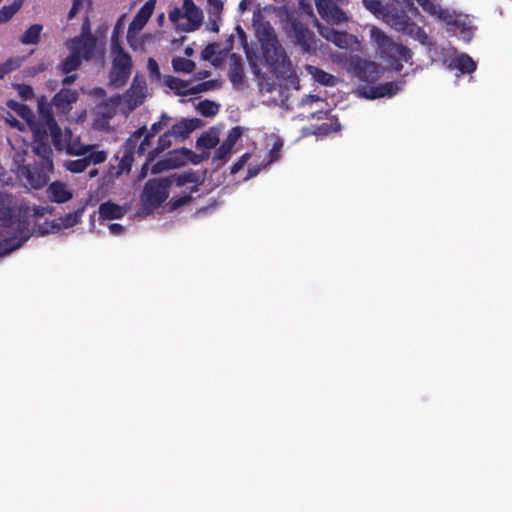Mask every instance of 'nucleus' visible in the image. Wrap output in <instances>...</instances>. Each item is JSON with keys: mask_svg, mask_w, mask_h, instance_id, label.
I'll list each match as a JSON object with an SVG mask.
<instances>
[{"mask_svg": "<svg viewBox=\"0 0 512 512\" xmlns=\"http://www.w3.org/2000/svg\"><path fill=\"white\" fill-rule=\"evenodd\" d=\"M30 207L13 194H0V245L2 253L18 249L30 237Z\"/></svg>", "mask_w": 512, "mask_h": 512, "instance_id": "obj_1", "label": "nucleus"}, {"mask_svg": "<svg viewBox=\"0 0 512 512\" xmlns=\"http://www.w3.org/2000/svg\"><path fill=\"white\" fill-rule=\"evenodd\" d=\"M153 138L147 133L145 125L135 130L115 155L114 159L118 161V164H109L108 170L103 177L104 182L109 183L119 178L122 174H128L131 171L134 156H143L151 146Z\"/></svg>", "mask_w": 512, "mask_h": 512, "instance_id": "obj_2", "label": "nucleus"}, {"mask_svg": "<svg viewBox=\"0 0 512 512\" xmlns=\"http://www.w3.org/2000/svg\"><path fill=\"white\" fill-rule=\"evenodd\" d=\"M256 37L266 65L275 73L285 72L290 65V60L274 28L269 23H262L256 30Z\"/></svg>", "mask_w": 512, "mask_h": 512, "instance_id": "obj_3", "label": "nucleus"}, {"mask_svg": "<svg viewBox=\"0 0 512 512\" xmlns=\"http://www.w3.org/2000/svg\"><path fill=\"white\" fill-rule=\"evenodd\" d=\"M371 38L376 43L381 58L387 66L396 72L403 68L402 62H408L412 58L410 49L402 44L395 43L379 28L371 29Z\"/></svg>", "mask_w": 512, "mask_h": 512, "instance_id": "obj_4", "label": "nucleus"}, {"mask_svg": "<svg viewBox=\"0 0 512 512\" xmlns=\"http://www.w3.org/2000/svg\"><path fill=\"white\" fill-rule=\"evenodd\" d=\"M287 37L303 54L313 55L318 49V39L307 24L294 20L291 22Z\"/></svg>", "mask_w": 512, "mask_h": 512, "instance_id": "obj_5", "label": "nucleus"}, {"mask_svg": "<svg viewBox=\"0 0 512 512\" xmlns=\"http://www.w3.org/2000/svg\"><path fill=\"white\" fill-rule=\"evenodd\" d=\"M114 58L110 72V83L117 88L124 86L130 78L132 59L119 44L113 45Z\"/></svg>", "mask_w": 512, "mask_h": 512, "instance_id": "obj_6", "label": "nucleus"}, {"mask_svg": "<svg viewBox=\"0 0 512 512\" xmlns=\"http://www.w3.org/2000/svg\"><path fill=\"white\" fill-rule=\"evenodd\" d=\"M53 167L35 163V165H23L19 168V177L27 189H41L49 181V173Z\"/></svg>", "mask_w": 512, "mask_h": 512, "instance_id": "obj_7", "label": "nucleus"}, {"mask_svg": "<svg viewBox=\"0 0 512 512\" xmlns=\"http://www.w3.org/2000/svg\"><path fill=\"white\" fill-rule=\"evenodd\" d=\"M39 121L32 129H44L50 131V137L56 148H61L62 131L54 119L52 109L44 102L38 104Z\"/></svg>", "mask_w": 512, "mask_h": 512, "instance_id": "obj_8", "label": "nucleus"}, {"mask_svg": "<svg viewBox=\"0 0 512 512\" xmlns=\"http://www.w3.org/2000/svg\"><path fill=\"white\" fill-rule=\"evenodd\" d=\"M34 145L33 150L38 156V164L46 165V167H53L52 161V148L49 144L50 131L44 129H32Z\"/></svg>", "mask_w": 512, "mask_h": 512, "instance_id": "obj_9", "label": "nucleus"}, {"mask_svg": "<svg viewBox=\"0 0 512 512\" xmlns=\"http://www.w3.org/2000/svg\"><path fill=\"white\" fill-rule=\"evenodd\" d=\"M96 204H98V198L94 197L93 194H87V198L78 201V205L74 208V211L58 217L52 221L64 229L73 228L81 222L82 214L84 213L87 206H96Z\"/></svg>", "mask_w": 512, "mask_h": 512, "instance_id": "obj_10", "label": "nucleus"}, {"mask_svg": "<svg viewBox=\"0 0 512 512\" xmlns=\"http://www.w3.org/2000/svg\"><path fill=\"white\" fill-rule=\"evenodd\" d=\"M183 15L186 22L178 23V30L193 32L198 30L203 22V12L193 0H183Z\"/></svg>", "mask_w": 512, "mask_h": 512, "instance_id": "obj_11", "label": "nucleus"}, {"mask_svg": "<svg viewBox=\"0 0 512 512\" xmlns=\"http://www.w3.org/2000/svg\"><path fill=\"white\" fill-rule=\"evenodd\" d=\"M319 15L331 25L348 21L347 14L332 0H315Z\"/></svg>", "mask_w": 512, "mask_h": 512, "instance_id": "obj_12", "label": "nucleus"}, {"mask_svg": "<svg viewBox=\"0 0 512 512\" xmlns=\"http://www.w3.org/2000/svg\"><path fill=\"white\" fill-rule=\"evenodd\" d=\"M354 75L362 82L374 83L382 74L380 65L373 61L358 58L352 63Z\"/></svg>", "mask_w": 512, "mask_h": 512, "instance_id": "obj_13", "label": "nucleus"}, {"mask_svg": "<svg viewBox=\"0 0 512 512\" xmlns=\"http://www.w3.org/2000/svg\"><path fill=\"white\" fill-rule=\"evenodd\" d=\"M319 34L327 41L341 49H349L356 42V38L345 31H336L333 28L320 25Z\"/></svg>", "mask_w": 512, "mask_h": 512, "instance_id": "obj_14", "label": "nucleus"}, {"mask_svg": "<svg viewBox=\"0 0 512 512\" xmlns=\"http://www.w3.org/2000/svg\"><path fill=\"white\" fill-rule=\"evenodd\" d=\"M107 159V153L105 151H90L89 154L76 160L66 161L65 168L72 173L83 172L91 163L101 164Z\"/></svg>", "mask_w": 512, "mask_h": 512, "instance_id": "obj_15", "label": "nucleus"}, {"mask_svg": "<svg viewBox=\"0 0 512 512\" xmlns=\"http://www.w3.org/2000/svg\"><path fill=\"white\" fill-rule=\"evenodd\" d=\"M97 38L94 35L89 36H75L71 39L70 50L78 52V55L85 59L91 60L96 52Z\"/></svg>", "mask_w": 512, "mask_h": 512, "instance_id": "obj_16", "label": "nucleus"}, {"mask_svg": "<svg viewBox=\"0 0 512 512\" xmlns=\"http://www.w3.org/2000/svg\"><path fill=\"white\" fill-rule=\"evenodd\" d=\"M203 125L202 120L198 118H183L178 123L172 125L168 130L175 142H183L188 139L191 133Z\"/></svg>", "mask_w": 512, "mask_h": 512, "instance_id": "obj_17", "label": "nucleus"}, {"mask_svg": "<svg viewBox=\"0 0 512 512\" xmlns=\"http://www.w3.org/2000/svg\"><path fill=\"white\" fill-rule=\"evenodd\" d=\"M243 134V129L240 126H235L229 130L226 139L220 144L215 150L213 160L226 161L232 152V149L236 142Z\"/></svg>", "mask_w": 512, "mask_h": 512, "instance_id": "obj_18", "label": "nucleus"}, {"mask_svg": "<svg viewBox=\"0 0 512 512\" xmlns=\"http://www.w3.org/2000/svg\"><path fill=\"white\" fill-rule=\"evenodd\" d=\"M173 184L177 187L191 185L190 192H197L198 187L204 182V175L201 172L192 169L183 171L181 173L172 174Z\"/></svg>", "mask_w": 512, "mask_h": 512, "instance_id": "obj_19", "label": "nucleus"}, {"mask_svg": "<svg viewBox=\"0 0 512 512\" xmlns=\"http://www.w3.org/2000/svg\"><path fill=\"white\" fill-rule=\"evenodd\" d=\"M128 211L129 207L127 205H117L107 201L98 207V220L102 223L103 221L122 219Z\"/></svg>", "mask_w": 512, "mask_h": 512, "instance_id": "obj_20", "label": "nucleus"}, {"mask_svg": "<svg viewBox=\"0 0 512 512\" xmlns=\"http://www.w3.org/2000/svg\"><path fill=\"white\" fill-rule=\"evenodd\" d=\"M168 197L169 194H142V201H140L137 216L145 217L150 215L155 209L166 202Z\"/></svg>", "mask_w": 512, "mask_h": 512, "instance_id": "obj_21", "label": "nucleus"}, {"mask_svg": "<svg viewBox=\"0 0 512 512\" xmlns=\"http://www.w3.org/2000/svg\"><path fill=\"white\" fill-rule=\"evenodd\" d=\"M406 84L405 80L400 81H391L380 84L378 86L372 87L371 97L372 98H382V97H392L396 95L399 91H401Z\"/></svg>", "mask_w": 512, "mask_h": 512, "instance_id": "obj_22", "label": "nucleus"}, {"mask_svg": "<svg viewBox=\"0 0 512 512\" xmlns=\"http://www.w3.org/2000/svg\"><path fill=\"white\" fill-rule=\"evenodd\" d=\"M229 80L233 86L238 87L243 84L245 73L242 58L236 53H232L230 56V69H229Z\"/></svg>", "mask_w": 512, "mask_h": 512, "instance_id": "obj_23", "label": "nucleus"}, {"mask_svg": "<svg viewBox=\"0 0 512 512\" xmlns=\"http://www.w3.org/2000/svg\"><path fill=\"white\" fill-rule=\"evenodd\" d=\"M163 82L178 96L192 95V92H189L191 87H189V83L185 80L172 75H165L163 77Z\"/></svg>", "mask_w": 512, "mask_h": 512, "instance_id": "obj_24", "label": "nucleus"}, {"mask_svg": "<svg viewBox=\"0 0 512 512\" xmlns=\"http://www.w3.org/2000/svg\"><path fill=\"white\" fill-rule=\"evenodd\" d=\"M385 22L397 31L405 32L410 25L409 17L404 13H393L387 11L384 13Z\"/></svg>", "mask_w": 512, "mask_h": 512, "instance_id": "obj_25", "label": "nucleus"}, {"mask_svg": "<svg viewBox=\"0 0 512 512\" xmlns=\"http://www.w3.org/2000/svg\"><path fill=\"white\" fill-rule=\"evenodd\" d=\"M173 185L172 176L149 179L142 192H167Z\"/></svg>", "mask_w": 512, "mask_h": 512, "instance_id": "obj_26", "label": "nucleus"}, {"mask_svg": "<svg viewBox=\"0 0 512 512\" xmlns=\"http://www.w3.org/2000/svg\"><path fill=\"white\" fill-rule=\"evenodd\" d=\"M306 69L312 78L321 85L332 87L337 84V78L334 75L319 67L309 65Z\"/></svg>", "mask_w": 512, "mask_h": 512, "instance_id": "obj_27", "label": "nucleus"}, {"mask_svg": "<svg viewBox=\"0 0 512 512\" xmlns=\"http://www.w3.org/2000/svg\"><path fill=\"white\" fill-rule=\"evenodd\" d=\"M78 99V93L76 90H72L69 88H62L58 93L53 97V102L56 107L66 108L70 104L76 102Z\"/></svg>", "mask_w": 512, "mask_h": 512, "instance_id": "obj_28", "label": "nucleus"}, {"mask_svg": "<svg viewBox=\"0 0 512 512\" xmlns=\"http://www.w3.org/2000/svg\"><path fill=\"white\" fill-rule=\"evenodd\" d=\"M82 59L78 52L72 51L61 63L57 66V70L61 74H69L79 69L82 64Z\"/></svg>", "mask_w": 512, "mask_h": 512, "instance_id": "obj_29", "label": "nucleus"}, {"mask_svg": "<svg viewBox=\"0 0 512 512\" xmlns=\"http://www.w3.org/2000/svg\"><path fill=\"white\" fill-rule=\"evenodd\" d=\"M172 140L174 139L169 130L160 135L156 147L149 151V160L154 161L159 154L169 149L172 146Z\"/></svg>", "mask_w": 512, "mask_h": 512, "instance_id": "obj_30", "label": "nucleus"}, {"mask_svg": "<svg viewBox=\"0 0 512 512\" xmlns=\"http://www.w3.org/2000/svg\"><path fill=\"white\" fill-rule=\"evenodd\" d=\"M450 67L459 70L463 74H469L476 70L477 65L469 55L463 53L455 58Z\"/></svg>", "mask_w": 512, "mask_h": 512, "instance_id": "obj_31", "label": "nucleus"}, {"mask_svg": "<svg viewBox=\"0 0 512 512\" xmlns=\"http://www.w3.org/2000/svg\"><path fill=\"white\" fill-rule=\"evenodd\" d=\"M43 26L32 24L20 37L19 41L24 45H36L40 41Z\"/></svg>", "mask_w": 512, "mask_h": 512, "instance_id": "obj_32", "label": "nucleus"}, {"mask_svg": "<svg viewBox=\"0 0 512 512\" xmlns=\"http://www.w3.org/2000/svg\"><path fill=\"white\" fill-rule=\"evenodd\" d=\"M165 158L171 169L184 166L187 163L185 147L169 151Z\"/></svg>", "mask_w": 512, "mask_h": 512, "instance_id": "obj_33", "label": "nucleus"}, {"mask_svg": "<svg viewBox=\"0 0 512 512\" xmlns=\"http://www.w3.org/2000/svg\"><path fill=\"white\" fill-rule=\"evenodd\" d=\"M24 0H14L0 9V24L8 22L23 6Z\"/></svg>", "mask_w": 512, "mask_h": 512, "instance_id": "obj_34", "label": "nucleus"}, {"mask_svg": "<svg viewBox=\"0 0 512 512\" xmlns=\"http://www.w3.org/2000/svg\"><path fill=\"white\" fill-rule=\"evenodd\" d=\"M219 143V137L216 133L211 131L203 132L196 140L198 148L212 149Z\"/></svg>", "mask_w": 512, "mask_h": 512, "instance_id": "obj_35", "label": "nucleus"}, {"mask_svg": "<svg viewBox=\"0 0 512 512\" xmlns=\"http://www.w3.org/2000/svg\"><path fill=\"white\" fill-rule=\"evenodd\" d=\"M419 6L431 16H436L439 19L445 17V11L442 7L436 4L433 0H416Z\"/></svg>", "mask_w": 512, "mask_h": 512, "instance_id": "obj_36", "label": "nucleus"}, {"mask_svg": "<svg viewBox=\"0 0 512 512\" xmlns=\"http://www.w3.org/2000/svg\"><path fill=\"white\" fill-rule=\"evenodd\" d=\"M90 151H96L95 146L82 144L79 140L70 141L67 145V152L71 155L86 156Z\"/></svg>", "mask_w": 512, "mask_h": 512, "instance_id": "obj_37", "label": "nucleus"}, {"mask_svg": "<svg viewBox=\"0 0 512 512\" xmlns=\"http://www.w3.org/2000/svg\"><path fill=\"white\" fill-rule=\"evenodd\" d=\"M172 67L176 72L191 73L194 71L196 65L195 62L190 59L177 56L172 59Z\"/></svg>", "mask_w": 512, "mask_h": 512, "instance_id": "obj_38", "label": "nucleus"}, {"mask_svg": "<svg viewBox=\"0 0 512 512\" xmlns=\"http://www.w3.org/2000/svg\"><path fill=\"white\" fill-rule=\"evenodd\" d=\"M155 4L156 0H148L147 2H145V4L138 10L136 15L134 16V19L146 25L153 14Z\"/></svg>", "mask_w": 512, "mask_h": 512, "instance_id": "obj_39", "label": "nucleus"}, {"mask_svg": "<svg viewBox=\"0 0 512 512\" xmlns=\"http://www.w3.org/2000/svg\"><path fill=\"white\" fill-rule=\"evenodd\" d=\"M197 110L204 117H214L219 112V105L213 101L205 99L198 103Z\"/></svg>", "mask_w": 512, "mask_h": 512, "instance_id": "obj_40", "label": "nucleus"}, {"mask_svg": "<svg viewBox=\"0 0 512 512\" xmlns=\"http://www.w3.org/2000/svg\"><path fill=\"white\" fill-rule=\"evenodd\" d=\"M171 120L172 118L169 115L162 113L160 119L151 125L150 129L147 130V133L152 137H155L159 132L170 125Z\"/></svg>", "mask_w": 512, "mask_h": 512, "instance_id": "obj_41", "label": "nucleus"}, {"mask_svg": "<svg viewBox=\"0 0 512 512\" xmlns=\"http://www.w3.org/2000/svg\"><path fill=\"white\" fill-rule=\"evenodd\" d=\"M9 107L12 108L21 118L26 120L31 126V119L34 117L32 110L25 104L11 101Z\"/></svg>", "mask_w": 512, "mask_h": 512, "instance_id": "obj_42", "label": "nucleus"}, {"mask_svg": "<svg viewBox=\"0 0 512 512\" xmlns=\"http://www.w3.org/2000/svg\"><path fill=\"white\" fill-rule=\"evenodd\" d=\"M20 66H21L20 58H9L5 62L0 63V79H4V77L7 74L18 69Z\"/></svg>", "mask_w": 512, "mask_h": 512, "instance_id": "obj_43", "label": "nucleus"}, {"mask_svg": "<svg viewBox=\"0 0 512 512\" xmlns=\"http://www.w3.org/2000/svg\"><path fill=\"white\" fill-rule=\"evenodd\" d=\"M62 230H65V229L53 221H46V222L38 225V228H36V232H38V234H40V235L55 234Z\"/></svg>", "mask_w": 512, "mask_h": 512, "instance_id": "obj_44", "label": "nucleus"}, {"mask_svg": "<svg viewBox=\"0 0 512 512\" xmlns=\"http://www.w3.org/2000/svg\"><path fill=\"white\" fill-rule=\"evenodd\" d=\"M207 11L210 16L220 18L223 11V2L221 0H207Z\"/></svg>", "mask_w": 512, "mask_h": 512, "instance_id": "obj_45", "label": "nucleus"}, {"mask_svg": "<svg viewBox=\"0 0 512 512\" xmlns=\"http://www.w3.org/2000/svg\"><path fill=\"white\" fill-rule=\"evenodd\" d=\"M147 68H148L149 77L151 78V80L152 81H160V79H161L160 68H159L157 61L154 58L150 57L148 59Z\"/></svg>", "mask_w": 512, "mask_h": 512, "instance_id": "obj_46", "label": "nucleus"}, {"mask_svg": "<svg viewBox=\"0 0 512 512\" xmlns=\"http://www.w3.org/2000/svg\"><path fill=\"white\" fill-rule=\"evenodd\" d=\"M364 6L373 13H379L384 16L388 10L384 7L380 0H363Z\"/></svg>", "mask_w": 512, "mask_h": 512, "instance_id": "obj_47", "label": "nucleus"}, {"mask_svg": "<svg viewBox=\"0 0 512 512\" xmlns=\"http://www.w3.org/2000/svg\"><path fill=\"white\" fill-rule=\"evenodd\" d=\"M185 155L187 157V163L191 162L193 164H199V163L203 162L204 160L208 159V157H209L208 152L197 154L186 147H185Z\"/></svg>", "mask_w": 512, "mask_h": 512, "instance_id": "obj_48", "label": "nucleus"}, {"mask_svg": "<svg viewBox=\"0 0 512 512\" xmlns=\"http://www.w3.org/2000/svg\"><path fill=\"white\" fill-rule=\"evenodd\" d=\"M185 155L187 157V163L191 162L193 164H199V163L203 162L204 160L208 159V157H209L208 152L197 154L186 147H185Z\"/></svg>", "mask_w": 512, "mask_h": 512, "instance_id": "obj_49", "label": "nucleus"}, {"mask_svg": "<svg viewBox=\"0 0 512 512\" xmlns=\"http://www.w3.org/2000/svg\"><path fill=\"white\" fill-rule=\"evenodd\" d=\"M145 24H142V22L137 21L133 18L132 22L129 24L128 31H127V40L130 42L133 38H135L138 33L144 28Z\"/></svg>", "mask_w": 512, "mask_h": 512, "instance_id": "obj_50", "label": "nucleus"}, {"mask_svg": "<svg viewBox=\"0 0 512 512\" xmlns=\"http://www.w3.org/2000/svg\"><path fill=\"white\" fill-rule=\"evenodd\" d=\"M341 128V125L340 123L338 122L337 119L335 120H330L329 122H324L322 123L318 130H319V133L321 134H329L333 131H339Z\"/></svg>", "mask_w": 512, "mask_h": 512, "instance_id": "obj_51", "label": "nucleus"}, {"mask_svg": "<svg viewBox=\"0 0 512 512\" xmlns=\"http://www.w3.org/2000/svg\"><path fill=\"white\" fill-rule=\"evenodd\" d=\"M17 91L19 96L23 100H29L34 97V90L30 85L27 84H18L17 85Z\"/></svg>", "mask_w": 512, "mask_h": 512, "instance_id": "obj_52", "label": "nucleus"}, {"mask_svg": "<svg viewBox=\"0 0 512 512\" xmlns=\"http://www.w3.org/2000/svg\"><path fill=\"white\" fill-rule=\"evenodd\" d=\"M214 86H215V81L209 80V81L199 83L195 86H192L190 88L189 92H192V95H195V94H198V93H201L204 91H208V90L214 88Z\"/></svg>", "mask_w": 512, "mask_h": 512, "instance_id": "obj_53", "label": "nucleus"}, {"mask_svg": "<svg viewBox=\"0 0 512 512\" xmlns=\"http://www.w3.org/2000/svg\"><path fill=\"white\" fill-rule=\"evenodd\" d=\"M218 44L215 42L209 43L202 51L201 57L203 60H211L212 57L216 54V50L218 48Z\"/></svg>", "mask_w": 512, "mask_h": 512, "instance_id": "obj_54", "label": "nucleus"}, {"mask_svg": "<svg viewBox=\"0 0 512 512\" xmlns=\"http://www.w3.org/2000/svg\"><path fill=\"white\" fill-rule=\"evenodd\" d=\"M283 143L281 140H277L274 142L272 148L269 151V160L271 162L277 161L280 158V151L282 149Z\"/></svg>", "mask_w": 512, "mask_h": 512, "instance_id": "obj_55", "label": "nucleus"}, {"mask_svg": "<svg viewBox=\"0 0 512 512\" xmlns=\"http://www.w3.org/2000/svg\"><path fill=\"white\" fill-rule=\"evenodd\" d=\"M170 166L167 163L166 158L157 161L156 163L152 164L150 171L152 174H158L166 170H170Z\"/></svg>", "mask_w": 512, "mask_h": 512, "instance_id": "obj_56", "label": "nucleus"}, {"mask_svg": "<svg viewBox=\"0 0 512 512\" xmlns=\"http://www.w3.org/2000/svg\"><path fill=\"white\" fill-rule=\"evenodd\" d=\"M73 194H49V201L56 204H65L71 200Z\"/></svg>", "mask_w": 512, "mask_h": 512, "instance_id": "obj_57", "label": "nucleus"}, {"mask_svg": "<svg viewBox=\"0 0 512 512\" xmlns=\"http://www.w3.org/2000/svg\"><path fill=\"white\" fill-rule=\"evenodd\" d=\"M184 19L183 11L175 7L169 12V20L176 25V28L178 29V23H181L180 20Z\"/></svg>", "mask_w": 512, "mask_h": 512, "instance_id": "obj_58", "label": "nucleus"}, {"mask_svg": "<svg viewBox=\"0 0 512 512\" xmlns=\"http://www.w3.org/2000/svg\"><path fill=\"white\" fill-rule=\"evenodd\" d=\"M190 201H192V194H183L182 197L171 200V209H177Z\"/></svg>", "mask_w": 512, "mask_h": 512, "instance_id": "obj_59", "label": "nucleus"}, {"mask_svg": "<svg viewBox=\"0 0 512 512\" xmlns=\"http://www.w3.org/2000/svg\"><path fill=\"white\" fill-rule=\"evenodd\" d=\"M54 211L52 206H35L33 207V216L35 217H44L47 214H52Z\"/></svg>", "mask_w": 512, "mask_h": 512, "instance_id": "obj_60", "label": "nucleus"}, {"mask_svg": "<svg viewBox=\"0 0 512 512\" xmlns=\"http://www.w3.org/2000/svg\"><path fill=\"white\" fill-rule=\"evenodd\" d=\"M249 157H250V156H249V154H248V153L243 154V155L240 157V159L232 165V167H231V173H232V174H235V173H237L238 171H240V170L244 167V165H245V163H246V161H247V159H248Z\"/></svg>", "mask_w": 512, "mask_h": 512, "instance_id": "obj_61", "label": "nucleus"}, {"mask_svg": "<svg viewBox=\"0 0 512 512\" xmlns=\"http://www.w3.org/2000/svg\"><path fill=\"white\" fill-rule=\"evenodd\" d=\"M89 35H93V34L91 32L90 18L88 15H86L83 20L82 26H81V33L78 36L85 37V36H89Z\"/></svg>", "mask_w": 512, "mask_h": 512, "instance_id": "obj_62", "label": "nucleus"}, {"mask_svg": "<svg viewBox=\"0 0 512 512\" xmlns=\"http://www.w3.org/2000/svg\"><path fill=\"white\" fill-rule=\"evenodd\" d=\"M46 192H67L65 185L61 182L55 181L49 185Z\"/></svg>", "mask_w": 512, "mask_h": 512, "instance_id": "obj_63", "label": "nucleus"}, {"mask_svg": "<svg viewBox=\"0 0 512 512\" xmlns=\"http://www.w3.org/2000/svg\"><path fill=\"white\" fill-rule=\"evenodd\" d=\"M109 232L115 236H120L124 233V227L120 223H112L109 225Z\"/></svg>", "mask_w": 512, "mask_h": 512, "instance_id": "obj_64", "label": "nucleus"}]
</instances>
